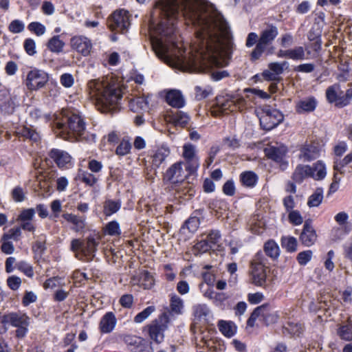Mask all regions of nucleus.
I'll return each mask as SVG.
<instances>
[{
  "label": "nucleus",
  "instance_id": "nucleus-54",
  "mask_svg": "<svg viewBox=\"0 0 352 352\" xmlns=\"http://www.w3.org/2000/svg\"><path fill=\"white\" fill-rule=\"evenodd\" d=\"M19 270L23 272L27 276L32 277L34 275L33 268L25 261H20L16 265Z\"/></svg>",
  "mask_w": 352,
  "mask_h": 352
},
{
  "label": "nucleus",
  "instance_id": "nucleus-16",
  "mask_svg": "<svg viewBox=\"0 0 352 352\" xmlns=\"http://www.w3.org/2000/svg\"><path fill=\"white\" fill-rule=\"evenodd\" d=\"M234 106L233 97L217 96L215 104L211 107L210 112L214 117L221 116L234 111Z\"/></svg>",
  "mask_w": 352,
  "mask_h": 352
},
{
  "label": "nucleus",
  "instance_id": "nucleus-8",
  "mask_svg": "<svg viewBox=\"0 0 352 352\" xmlns=\"http://www.w3.org/2000/svg\"><path fill=\"white\" fill-rule=\"evenodd\" d=\"M168 323L169 314L164 312L148 326L150 338L155 342L161 343L164 340V332L168 328Z\"/></svg>",
  "mask_w": 352,
  "mask_h": 352
},
{
  "label": "nucleus",
  "instance_id": "nucleus-21",
  "mask_svg": "<svg viewBox=\"0 0 352 352\" xmlns=\"http://www.w3.org/2000/svg\"><path fill=\"white\" fill-rule=\"evenodd\" d=\"M117 320L115 314L111 312L106 313L99 323V329L102 333H111L115 328Z\"/></svg>",
  "mask_w": 352,
  "mask_h": 352
},
{
  "label": "nucleus",
  "instance_id": "nucleus-4",
  "mask_svg": "<svg viewBox=\"0 0 352 352\" xmlns=\"http://www.w3.org/2000/svg\"><path fill=\"white\" fill-rule=\"evenodd\" d=\"M99 239L88 236L85 240L74 239L71 241L70 250L75 253L76 258L90 261L95 257Z\"/></svg>",
  "mask_w": 352,
  "mask_h": 352
},
{
  "label": "nucleus",
  "instance_id": "nucleus-1",
  "mask_svg": "<svg viewBox=\"0 0 352 352\" xmlns=\"http://www.w3.org/2000/svg\"><path fill=\"white\" fill-rule=\"evenodd\" d=\"M162 19L151 32L152 49L168 65L180 67H224L232 52V36L223 16L198 4L182 13L175 0H165Z\"/></svg>",
  "mask_w": 352,
  "mask_h": 352
},
{
  "label": "nucleus",
  "instance_id": "nucleus-6",
  "mask_svg": "<svg viewBox=\"0 0 352 352\" xmlns=\"http://www.w3.org/2000/svg\"><path fill=\"white\" fill-rule=\"evenodd\" d=\"M267 259L262 252H258L251 262V279L256 286H263L266 283Z\"/></svg>",
  "mask_w": 352,
  "mask_h": 352
},
{
  "label": "nucleus",
  "instance_id": "nucleus-11",
  "mask_svg": "<svg viewBox=\"0 0 352 352\" xmlns=\"http://www.w3.org/2000/svg\"><path fill=\"white\" fill-rule=\"evenodd\" d=\"M123 340L131 352H153L151 342L135 335H126Z\"/></svg>",
  "mask_w": 352,
  "mask_h": 352
},
{
  "label": "nucleus",
  "instance_id": "nucleus-51",
  "mask_svg": "<svg viewBox=\"0 0 352 352\" xmlns=\"http://www.w3.org/2000/svg\"><path fill=\"white\" fill-rule=\"evenodd\" d=\"M21 234V231L20 227L13 228L10 229L8 233L3 234L2 240L7 241L12 239L15 241H18Z\"/></svg>",
  "mask_w": 352,
  "mask_h": 352
},
{
  "label": "nucleus",
  "instance_id": "nucleus-13",
  "mask_svg": "<svg viewBox=\"0 0 352 352\" xmlns=\"http://www.w3.org/2000/svg\"><path fill=\"white\" fill-rule=\"evenodd\" d=\"M48 81L47 73L39 69H32L27 75L25 85L30 90H37L45 86Z\"/></svg>",
  "mask_w": 352,
  "mask_h": 352
},
{
  "label": "nucleus",
  "instance_id": "nucleus-32",
  "mask_svg": "<svg viewBox=\"0 0 352 352\" xmlns=\"http://www.w3.org/2000/svg\"><path fill=\"white\" fill-rule=\"evenodd\" d=\"M241 182L247 187H253L258 180L257 175L252 171H245L241 174Z\"/></svg>",
  "mask_w": 352,
  "mask_h": 352
},
{
  "label": "nucleus",
  "instance_id": "nucleus-64",
  "mask_svg": "<svg viewBox=\"0 0 352 352\" xmlns=\"http://www.w3.org/2000/svg\"><path fill=\"white\" fill-rule=\"evenodd\" d=\"M210 93V89H203L199 86L195 87V97L197 100H202L206 98L209 96Z\"/></svg>",
  "mask_w": 352,
  "mask_h": 352
},
{
  "label": "nucleus",
  "instance_id": "nucleus-50",
  "mask_svg": "<svg viewBox=\"0 0 352 352\" xmlns=\"http://www.w3.org/2000/svg\"><path fill=\"white\" fill-rule=\"evenodd\" d=\"M206 239L214 249L216 245L219 247V243L221 240V234L218 230H212L207 235Z\"/></svg>",
  "mask_w": 352,
  "mask_h": 352
},
{
  "label": "nucleus",
  "instance_id": "nucleus-49",
  "mask_svg": "<svg viewBox=\"0 0 352 352\" xmlns=\"http://www.w3.org/2000/svg\"><path fill=\"white\" fill-rule=\"evenodd\" d=\"M28 30L36 36H41L45 32V27L39 22H32L28 26Z\"/></svg>",
  "mask_w": 352,
  "mask_h": 352
},
{
  "label": "nucleus",
  "instance_id": "nucleus-59",
  "mask_svg": "<svg viewBox=\"0 0 352 352\" xmlns=\"http://www.w3.org/2000/svg\"><path fill=\"white\" fill-rule=\"evenodd\" d=\"M80 177L82 182L90 186H94L98 180L93 174L87 172H83Z\"/></svg>",
  "mask_w": 352,
  "mask_h": 352
},
{
  "label": "nucleus",
  "instance_id": "nucleus-31",
  "mask_svg": "<svg viewBox=\"0 0 352 352\" xmlns=\"http://www.w3.org/2000/svg\"><path fill=\"white\" fill-rule=\"evenodd\" d=\"M281 246L288 252H294L297 250L298 242L296 238L291 236H285L280 240Z\"/></svg>",
  "mask_w": 352,
  "mask_h": 352
},
{
  "label": "nucleus",
  "instance_id": "nucleus-34",
  "mask_svg": "<svg viewBox=\"0 0 352 352\" xmlns=\"http://www.w3.org/2000/svg\"><path fill=\"white\" fill-rule=\"evenodd\" d=\"M16 133L19 136L24 137L26 139H30L34 142H37L39 140V134L30 127L23 126L20 128L16 131Z\"/></svg>",
  "mask_w": 352,
  "mask_h": 352
},
{
  "label": "nucleus",
  "instance_id": "nucleus-52",
  "mask_svg": "<svg viewBox=\"0 0 352 352\" xmlns=\"http://www.w3.org/2000/svg\"><path fill=\"white\" fill-rule=\"evenodd\" d=\"M289 221L295 226L300 225L303 222V218L298 210H292L288 214Z\"/></svg>",
  "mask_w": 352,
  "mask_h": 352
},
{
  "label": "nucleus",
  "instance_id": "nucleus-41",
  "mask_svg": "<svg viewBox=\"0 0 352 352\" xmlns=\"http://www.w3.org/2000/svg\"><path fill=\"white\" fill-rule=\"evenodd\" d=\"M104 214L110 216L116 212L120 208V203L113 200H107L104 203Z\"/></svg>",
  "mask_w": 352,
  "mask_h": 352
},
{
  "label": "nucleus",
  "instance_id": "nucleus-3",
  "mask_svg": "<svg viewBox=\"0 0 352 352\" xmlns=\"http://www.w3.org/2000/svg\"><path fill=\"white\" fill-rule=\"evenodd\" d=\"M54 131L63 139H78L85 134V123L79 114L69 109H63L54 121Z\"/></svg>",
  "mask_w": 352,
  "mask_h": 352
},
{
  "label": "nucleus",
  "instance_id": "nucleus-61",
  "mask_svg": "<svg viewBox=\"0 0 352 352\" xmlns=\"http://www.w3.org/2000/svg\"><path fill=\"white\" fill-rule=\"evenodd\" d=\"M35 214V210L33 208L23 210L19 214L18 219L24 221H30Z\"/></svg>",
  "mask_w": 352,
  "mask_h": 352
},
{
  "label": "nucleus",
  "instance_id": "nucleus-37",
  "mask_svg": "<svg viewBox=\"0 0 352 352\" xmlns=\"http://www.w3.org/2000/svg\"><path fill=\"white\" fill-rule=\"evenodd\" d=\"M339 336L345 340H352V321L348 320L347 323L340 327L338 330Z\"/></svg>",
  "mask_w": 352,
  "mask_h": 352
},
{
  "label": "nucleus",
  "instance_id": "nucleus-56",
  "mask_svg": "<svg viewBox=\"0 0 352 352\" xmlns=\"http://www.w3.org/2000/svg\"><path fill=\"white\" fill-rule=\"evenodd\" d=\"M23 47L26 53L30 56H33L36 53V43L32 38L25 39Z\"/></svg>",
  "mask_w": 352,
  "mask_h": 352
},
{
  "label": "nucleus",
  "instance_id": "nucleus-39",
  "mask_svg": "<svg viewBox=\"0 0 352 352\" xmlns=\"http://www.w3.org/2000/svg\"><path fill=\"white\" fill-rule=\"evenodd\" d=\"M323 199V190L322 188H317L316 191L309 197L307 205L309 207L318 206Z\"/></svg>",
  "mask_w": 352,
  "mask_h": 352
},
{
  "label": "nucleus",
  "instance_id": "nucleus-55",
  "mask_svg": "<svg viewBox=\"0 0 352 352\" xmlns=\"http://www.w3.org/2000/svg\"><path fill=\"white\" fill-rule=\"evenodd\" d=\"M315 65L313 63H303L294 68V71L299 73L309 74L311 73L315 69Z\"/></svg>",
  "mask_w": 352,
  "mask_h": 352
},
{
  "label": "nucleus",
  "instance_id": "nucleus-33",
  "mask_svg": "<svg viewBox=\"0 0 352 352\" xmlns=\"http://www.w3.org/2000/svg\"><path fill=\"white\" fill-rule=\"evenodd\" d=\"M154 278L153 276L147 271H143L140 273L139 278V285L144 289H149L154 285Z\"/></svg>",
  "mask_w": 352,
  "mask_h": 352
},
{
  "label": "nucleus",
  "instance_id": "nucleus-17",
  "mask_svg": "<svg viewBox=\"0 0 352 352\" xmlns=\"http://www.w3.org/2000/svg\"><path fill=\"white\" fill-rule=\"evenodd\" d=\"M70 44L73 50L83 56L89 55L92 49L91 41L83 36H75L72 37L70 41Z\"/></svg>",
  "mask_w": 352,
  "mask_h": 352
},
{
  "label": "nucleus",
  "instance_id": "nucleus-58",
  "mask_svg": "<svg viewBox=\"0 0 352 352\" xmlns=\"http://www.w3.org/2000/svg\"><path fill=\"white\" fill-rule=\"evenodd\" d=\"M24 28L23 23L17 19L12 21L9 25V30L14 34L23 32Z\"/></svg>",
  "mask_w": 352,
  "mask_h": 352
},
{
  "label": "nucleus",
  "instance_id": "nucleus-44",
  "mask_svg": "<svg viewBox=\"0 0 352 352\" xmlns=\"http://www.w3.org/2000/svg\"><path fill=\"white\" fill-rule=\"evenodd\" d=\"M104 232L110 236H119L121 234L120 225L116 221L109 222L105 226Z\"/></svg>",
  "mask_w": 352,
  "mask_h": 352
},
{
  "label": "nucleus",
  "instance_id": "nucleus-2",
  "mask_svg": "<svg viewBox=\"0 0 352 352\" xmlns=\"http://www.w3.org/2000/svg\"><path fill=\"white\" fill-rule=\"evenodd\" d=\"M88 87L90 98L98 110L103 113L114 112L119 108V100L122 97V86L112 76L102 80H92Z\"/></svg>",
  "mask_w": 352,
  "mask_h": 352
},
{
  "label": "nucleus",
  "instance_id": "nucleus-22",
  "mask_svg": "<svg viewBox=\"0 0 352 352\" xmlns=\"http://www.w3.org/2000/svg\"><path fill=\"white\" fill-rule=\"evenodd\" d=\"M49 155L59 168L65 167L67 164H70L72 160L68 153L57 148L52 149Z\"/></svg>",
  "mask_w": 352,
  "mask_h": 352
},
{
  "label": "nucleus",
  "instance_id": "nucleus-23",
  "mask_svg": "<svg viewBox=\"0 0 352 352\" xmlns=\"http://www.w3.org/2000/svg\"><path fill=\"white\" fill-rule=\"evenodd\" d=\"M167 103L175 108H181L184 105L185 101L181 91L178 90H170L166 96Z\"/></svg>",
  "mask_w": 352,
  "mask_h": 352
},
{
  "label": "nucleus",
  "instance_id": "nucleus-10",
  "mask_svg": "<svg viewBox=\"0 0 352 352\" xmlns=\"http://www.w3.org/2000/svg\"><path fill=\"white\" fill-rule=\"evenodd\" d=\"M129 25V14L126 10H121L114 12L109 20V28L118 32L124 33Z\"/></svg>",
  "mask_w": 352,
  "mask_h": 352
},
{
  "label": "nucleus",
  "instance_id": "nucleus-15",
  "mask_svg": "<svg viewBox=\"0 0 352 352\" xmlns=\"http://www.w3.org/2000/svg\"><path fill=\"white\" fill-rule=\"evenodd\" d=\"M287 152L286 146L278 144L268 146L264 149V153L267 158L280 164V167L282 170H285L288 165L287 162L285 160Z\"/></svg>",
  "mask_w": 352,
  "mask_h": 352
},
{
  "label": "nucleus",
  "instance_id": "nucleus-14",
  "mask_svg": "<svg viewBox=\"0 0 352 352\" xmlns=\"http://www.w3.org/2000/svg\"><path fill=\"white\" fill-rule=\"evenodd\" d=\"M182 155L185 160L186 170L190 174L195 173L199 166V160L196 155L195 146L191 144H184Z\"/></svg>",
  "mask_w": 352,
  "mask_h": 352
},
{
  "label": "nucleus",
  "instance_id": "nucleus-29",
  "mask_svg": "<svg viewBox=\"0 0 352 352\" xmlns=\"http://www.w3.org/2000/svg\"><path fill=\"white\" fill-rule=\"evenodd\" d=\"M218 327L222 334L228 338L233 336L236 331V327L232 321L219 320Z\"/></svg>",
  "mask_w": 352,
  "mask_h": 352
},
{
  "label": "nucleus",
  "instance_id": "nucleus-46",
  "mask_svg": "<svg viewBox=\"0 0 352 352\" xmlns=\"http://www.w3.org/2000/svg\"><path fill=\"white\" fill-rule=\"evenodd\" d=\"M155 311V306H149L146 307L142 311L140 312L135 316L134 322L136 323L142 322L146 319H147Z\"/></svg>",
  "mask_w": 352,
  "mask_h": 352
},
{
  "label": "nucleus",
  "instance_id": "nucleus-18",
  "mask_svg": "<svg viewBox=\"0 0 352 352\" xmlns=\"http://www.w3.org/2000/svg\"><path fill=\"white\" fill-rule=\"evenodd\" d=\"M317 239L316 230L311 224V221H306L300 235V241L305 246L310 247L315 243Z\"/></svg>",
  "mask_w": 352,
  "mask_h": 352
},
{
  "label": "nucleus",
  "instance_id": "nucleus-35",
  "mask_svg": "<svg viewBox=\"0 0 352 352\" xmlns=\"http://www.w3.org/2000/svg\"><path fill=\"white\" fill-rule=\"evenodd\" d=\"M65 43L60 39L59 36H54L47 43L48 49L55 53H59L63 51Z\"/></svg>",
  "mask_w": 352,
  "mask_h": 352
},
{
  "label": "nucleus",
  "instance_id": "nucleus-57",
  "mask_svg": "<svg viewBox=\"0 0 352 352\" xmlns=\"http://www.w3.org/2000/svg\"><path fill=\"white\" fill-rule=\"evenodd\" d=\"M199 219L196 217H190L185 222L186 228L191 232H195L199 228Z\"/></svg>",
  "mask_w": 352,
  "mask_h": 352
},
{
  "label": "nucleus",
  "instance_id": "nucleus-45",
  "mask_svg": "<svg viewBox=\"0 0 352 352\" xmlns=\"http://www.w3.org/2000/svg\"><path fill=\"white\" fill-rule=\"evenodd\" d=\"M288 58L295 60H304L305 58L304 48L301 46H298L292 49H289Z\"/></svg>",
  "mask_w": 352,
  "mask_h": 352
},
{
  "label": "nucleus",
  "instance_id": "nucleus-36",
  "mask_svg": "<svg viewBox=\"0 0 352 352\" xmlns=\"http://www.w3.org/2000/svg\"><path fill=\"white\" fill-rule=\"evenodd\" d=\"M264 251L268 256L272 258H276L279 255V248L273 240H269L265 243Z\"/></svg>",
  "mask_w": 352,
  "mask_h": 352
},
{
  "label": "nucleus",
  "instance_id": "nucleus-40",
  "mask_svg": "<svg viewBox=\"0 0 352 352\" xmlns=\"http://www.w3.org/2000/svg\"><path fill=\"white\" fill-rule=\"evenodd\" d=\"M311 168L313 170V174L311 175V177L314 179L320 180L326 176L325 166L320 161L314 164V167Z\"/></svg>",
  "mask_w": 352,
  "mask_h": 352
},
{
  "label": "nucleus",
  "instance_id": "nucleus-30",
  "mask_svg": "<svg viewBox=\"0 0 352 352\" xmlns=\"http://www.w3.org/2000/svg\"><path fill=\"white\" fill-rule=\"evenodd\" d=\"M148 102L144 96L135 97L131 99L129 107L131 111L135 112L140 110H145L148 108Z\"/></svg>",
  "mask_w": 352,
  "mask_h": 352
},
{
  "label": "nucleus",
  "instance_id": "nucleus-60",
  "mask_svg": "<svg viewBox=\"0 0 352 352\" xmlns=\"http://www.w3.org/2000/svg\"><path fill=\"white\" fill-rule=\"evenodd\" d=\"M352 162V151L349 153L347 155L344 157V158L341 160L340 162H336L334 164V170L340 171V173H342V172L340 170V169L349 164L350 162Z\"/></svg>",
  "mask_w": 352,
  "mask_h": 352
},
{
  "label": "nucleus",
  "instance_id": "nucleus-28",
  "mask_svg": "<svg viewBox=\"0 0 352 352\" xmlns=\"http://www.w3.org/2000/svg\"><path fill=\"white\" fill-rule=\"evenodd\" d=\"M190 118L187 113L176 111L170 116V121L175 126L179 127H185L188 123Z\"/></svg>",
  "mask_w": 352,
  "mask_h": 352
},
{
  "label": "nucleus",
  "instance_id": "nucleus-62",
  "mask_svg": "<svg viewBox=\"0 0 352 352\" xmlns=\"http://www.w3.org/2000/svg\"><path fill=\"white\" fill-rule=\"evenodd\" d=\"M7 284L11 289L16 290L21 284V279L18 276H12L8 278Z\"/></svg>",
  "mask_w": 352,
  "mask_h": 352
},
{
  "label": "nucleus",
  "instance_id": "nucleus-20",
  "mask_svg": "<svg viewBox=\"0 0 352 352\" xmlns=\"http://www.w3.org/2000/svg\"><path fill=\"white\" fill-rule=\"evenodd\" d=\"M319 151L315 144H305L300 148L298 157L302 162H310L318 157Z\"/></svg>",
  "mask_w": 352,
  "mask_h": 352
},
{
  "label": "nucleus",
  "instance_id": "nucleus-9",
  "mask_svg": "<svg viewBox=\"0 0 352 352\" xmlns=\"http://www.w3.org/2000/svg\"><path fill=\"white\" fill-rule=\"evenodd\" d=\"M29 324L30 318L25 314L12 312L0 318V333H5L7 331V324L19 327L28 326Z\"/></svg>",
  "mask_w": 352,
  "mask_h": 352
},
{
  "label": "nucleus",
  "instance_id": "nucleus-24",
  "mask_svg": "<svg viewBox=\"0 0 352 352\" xmlns=\"http://www.w3.org/2000/svg\"><path fill=\"white\" fill-rule=\"evenodd\" d=\"M311 174H313V170L311 166L300 164L296 166L292 179L296 183H301L305 179L311 177Z\"/></svg>",
  "mask_w": 352,
  "mask_h": 352
},
{
  "label": "nucleus",
  "instance_id": "nucleus-26",
  "mask_svg": "<svg viewBox=\"0 0 352 352\" xmlns=\"http://www.w3.org/2000/svg\"><path fill=\"white\" fill-rule=\"evenodd\" d=\"M170 153V150L167 147L159 148L152 156V165L155 168H159L166 158L169 156Z\"/></svg>",
  "mask_w": 352,
  "mask_h": 352
},
{
  "label": "nucleus",
  "instance_id": "nucleus-27",
  "mask_svg": "<svg viewBox=\"0 0 352 352\" xmlns=\"http://www.w3.org/2000/svg\"><path fill=\"white\" fill-rule=\"evenodd\" d=\"M182 162H177L173 164L166 171V177L173 182H178L182 179Z\"/></svg>",
  "mask_w": 352,
  "mask_h": 352
},
{
  "label": "nucleus",
  "instance_id": "nucleus-43",
  "mask_svg": "<svg viewBox=\"0 0 352 352\" xmlns=\"http://www.w3.org/2000/svg\"><path fill=\"white\" fill-rule=\"evenodd\" d=\"M170 307L173 312L177 314H182L184 307L183 300L178 296L173 295L170 298Z\"/></svg>",
  "mask_w": 352,
  "mask_h": 352
},
{
  "label": "nucleus",
  "instance_id": "nucleus-19",
  "mask_svg": "<svg viewBox=\"0 0 352 352\" xmlns=\"http://www.w3.org/2000/svg\"><path fill=\"white\" fill-rule=\"evenodd\" d=\"M317 104L318 102L314 97H307L296 102L295 111L298 114L309 113L316 109Z\"/></svg>",
  "mask_w": 352,
  "mask_h": 352
},
{
  "label": "nucleus",
  "instance_id": "nucleus-38",
  "mask_svg": "<svg viewBox=\"0 0 352 352\" xmlns=\"http://www.w3.org/2000/svg\"><path fill=\"white\" fill-rule=\"evenodd\" d=\"M46 239L45 236H38L37 240L32 245V250L36 255L41 256L45 252L46 248Z\"/></svg>",
  "mask_w": 352,
  "mask_h": 352
},
{
  "label": "nucleus",
  "instance_id": "nucleus-25",
  "mask_svg": "<svg viewBox=\"0 0 352 352\" xmlns=\"http://www.w3.org/2000/svg\"><path fill=\"white\" fill-rule=\"evenodd\" d=\"M258 307L263 308L259 311V316L263 317V320L267 325L274 324L277 322L278 316L277 312L267 305H263Z\"/></svg>",
  "mask_w": 352,
  "mask_h": 352
},
{
  "label": "nucleus",
  "instance_id": "nucleus-53",
  "mask_svg": "<svg viewBox=\"0 0 352 352\" xmlns=\"http://www.w3.org/2000/svg\"><path fill=\"white\" fill-rule=\"evenodd\" d=\"M312 255L311 250L302 251L298 254L296 259L300 265H305L311 259Z\"/></svg>",
  "mask_w": 352,
  "mask_h": 352
},
{
  "label": "nucleus",
  "instance_id": "nucleus-5",
  "mask_svg": "<svg viewBox=\"0 0 352 352\" xmlns=\"http://www.w3.org/2000/svg\"><path fill=\"white\" fill-rule=\"evenodd\" d=\"M278 34V28L272 24H267L261 32L256 47L251 53V59L258 60L267 47L273 43Z\"/></svg>",
  "mask_w": 352,
  "mask_h": 352
},
{
  "label": "nucleus",
  "instance_id": "nucleus-47",
  "mask_svg": "<svg viewBox=\"0 0 352 352\" xmlns=\"http://www.w3.org/2000/svg\"><path fill=\"white\" fill-rule=\"evenodd\" d=\"M131 148V144L129 140L123 139L118 146L116 153L117 155L124 156L128 154Z\"/></svg>",
  "mask_w": 352,
  "mask_h": 352
},
{
  "label": "nucleus",
  "instance_id": "nucleus-48",
  "mask_svg": "<svg viewBox=\"0 0 352 352\" xmlns=\"http://www.w3.org/2000/svg\"><path fill=\"white\" fill-rule=\"evenodd\" d=\"M221 148L219 145H213L208 151V156L206 159L204 166L208 168L213 162L216 155L219 152Z\"/></svg>",
  "mask_w": 352,
  "mask_h": 352
},
{
  "label": "nucleus",
  "instance_id": "nucleus-63",
  "mask_svg": "<svg viewBox=\"0 0 352 352\" xmlns=\"http://www.w3.org/2000/svg\"><path fill=\"white\" fill-rule=\"evenodd\" d=\"M120 305L124 308H131L133 302V296L131 294H124L120 298Z\"/></svg>",
  "mask_w": 352,
  "mask_h": 352
},
{
  "label": "nucleus",
  "instance_id": "nucleus-7",
  "mask_svg": "<svg viewBox=\"0 0 352 352\" xmlns=\"http://www.w3.org/2000/svg\"><path fill=\"white\" fill-rule=\"evenodd\" d=\"M326 97L329 102L334 103L337 107H344L348 105L352 99V88L347 89L344 94L340 85L338 83L334 84L327 88Z\"/></svg>",
  "mask_w": 352,
  "mask_h": 352
},
{
  "label": "nucleus",
  "instance_id": "nucleus-42",
  "mask_svg": "<svg viewBox=\"0 0 352 352\" xmlns=\"http://www.w3.org/2000/svg\"><path fill=\"white\" fill-rule=\"evenodd\" d=\"M27 190L19 186H15L12 192L11 196L15 202H22L26 199Z\"/></svg>",
  "mask_w": 352,
  "mask_h": 352
},
{
  "label": "nucleus",
  "instance_id": "nucleus-12",
  "mask_svg": "<svg viewBox=\"0 0 352 352\" xmlns=\"http://www.w3.org/2000/svg\"><path fill=\"white\" fill-rule=\"evenodd\" d=\"M284 119L283 115L277 109H267L260 117V124L266 131H270L278 125Z\"/></svg>",
  "mask_w": 352,
  "mask_h": 352
}]
</instances>
